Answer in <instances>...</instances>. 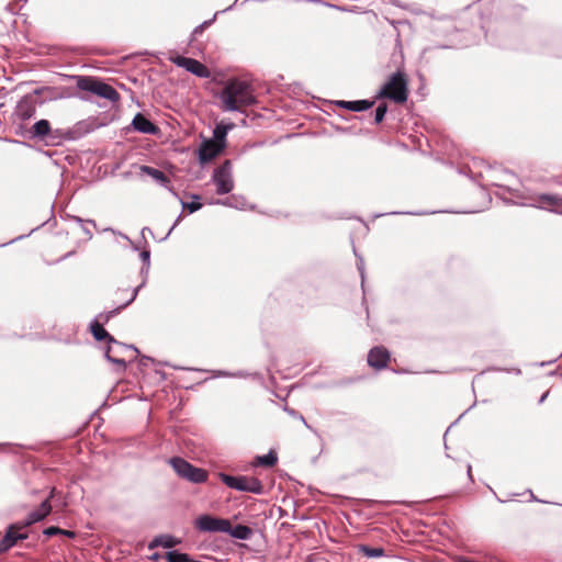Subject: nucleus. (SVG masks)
Returning <instances> with one entry per match:
<instances>
[{
  "mask_svg": "<svg viewBox=\"0 0 562 562\" xmlns=\"http://www.w3.org/2000/svg\"><path fill=\"white\" fill-rule=\"evenodd\" d=\"M234 126L235 125L233 123L227 124V125H225L223 123L217 124L213 131L212 140L226 145V135H227L228 131L232 130Z\"/></svg>",
  "mask_w": 562,
  "mask_h": 562,
  "instance_id": "22",
  "label": "nucleus"
},
{
  "mask_svg": "<svg viewBox=\"0 0 562 562\" xmlns=\"http://www.w3.org/2000/svg\"><path fill=\"white\" fill-rule=\"evenodd\" d=\"M40 93V90H35L33 93L25 94L19 100L14 109V114L19 120L27 121L34 116L37 105L36 97Z\"/></svg>",
  "mask_w": 562,
  "mask_h": 562,
  "instance_id": "9",
  "label": "nucleus"
},
{
  "mask_svg": "<svg viewBox=\"0 0 562 562\" xmlns=\"http://www.w3.org/2000/svg\"><path fill=\"white\" fill-rule=\"evenodd\" d=\"M391 355L382 346L373 347L368 353V364L376 370L387 367Z\"/></svg>",
  "mask_w": 562,
  "mask_h": 562,
  "instance_id": "13",
  "label": "nucleus"
},
{
  "mask_svg": "<svg viewBox=\"0 0 562 562\" xmlns=\"http://www.w3.org/2000/svg\"><path fill=\"white\" fill-rule=\"evenodd\" d=\"M213 20H209V21H204L203 23H201L200 25H198L193 32H192V41L196 40L199 35H201L203 33V31L209 27L211 24H212Z\"/></svg>",
  "mask_w": 562,
  "mask_h": 562,
  "instance_id": "27",
  "label": "nucleus"
},
{
  "mask_svg": "<svg viewBox=\"0 0 562 562\" xmlns=\"http://www.w3.org/2000/svg\"><path fill=\"white\" fill-rule=\"evenodd\" d=\"M30 132L32 137L44 139L52 132L50 124L47 120H40L32 126Z\"/></svg>",
  "mask_w": 562,
  "mask_h": 562,
  "instance_id": "20",
  "label": "nucleus"
},
{
  "mask_svg": "<svg viewBox=\"0 0 562 562\" xmlns=\"http://www.w3.org/2000/svg\"><path fill=\"white\" fill-rule=\"evenodd\" d=\"M194 527L202 532H225L231 529V521L211 515H201L195 519Z\"/></svg>",
  "mask_w": 562,
  "mask_h": 562,
  "instance_id": "8",
  "label": "nucleus"
},
{
  "mask_svg": "<svg viewBox=\"0 0 562 562\" xmlns=\"http://www.w3.org/2000/svg\"><path fill=\"white\" fill-rule=\"evenodd\" d=\"M183 209H188L190 213H193L202 207L200 202L184 203L182 202Z\"/></svg>",
  "mask_w": 562,
  "mask_h": 562,
  "instance_id": "28",
  "label": "nucleus"
},
{
  "mask_svg": "<svg viewBox=\"0 0 562 562\" xmlns=\"http://www.w3.org/2000/svg\"><path fill=\"white\" fill-rule=\"evenodd\" d=\"M170 464L177 474L193 483H203L207 480V472L203 469L195 468L182 458H171Z\"/></svg>",
  "mask_w": 562,
  "mask_h": 562,
  "instance_id": "6",
  "label": "nucleus"
},
{
  "mask_svg": "<svg viewBox=\"0 0 562 562\" xmlns=\"http://www.w3.org/2000/svg\"><path fill=\"white\" fill-rule=\"evenodd\" d=\"M180 539H177L169 535H161L156 538L149 543V549H154L156 547H162V548H173L180 543Z\"/></svg>",
  "mask_w": 562,
  "mask_h": 562,
  "instance_id": "19",
  "label": "nucleus"
},
{
  "mask_svg": "<svg viewBox=\"0 0 562 562\" xmlns=\"http://www.w3.org/2000/svg\"><path fill=\"white\" fill-rule=\"evenodd\" d=\"M387 111V105L385 103H381L375 109L374 123L379 124L383 121L385 113Z\"/></svg>",
  "mask_w": 562,
  "mask_h": 562,
  "instance_id": "26",
  "label": "nucleus"
},
{
  "mask_svg": "<svg viewBox=\"0 0 562 562\" xmlns=\"http://www.w3.org/2000/svg\"><path fill=\"white\" fill-rule=\"evenodd\" d=\"M132 125L135 131L144 133V134H151L155 135L158 133L159 128L156 126L153 122H150L146 116H144L140 113H137L133 121Z\"/></svg>",
  "mask_w": 562,
  "mask_h": 562,
  "instance_id": "15",
  "label": "nucleus"
},
{
  "mask_svg": "<svg viewBox=\"0 0 562 562\" xmlns=\"http://www.w3.org/2000/svg\"><path fill=\"white\" fill-rule=\"evenodd\" d=\"M168 562H195L189 554L178 551H170L166 553Z\"/></svg>",
  "mask_w": 562,
  "mask_h": 562,
  "instance_id": "24",
  "label": "nucleus"
},
{
  "mask_svg": "<svg viewBox=\"0 0 562 562\" xmlns=\"http://www.w3.org/2000/svg\"><path fill=\"white\" fill-rule=\"evenodd\" d=\"M277 461H278L277 453L272 450L266 456H260V457L256 458V464L266 467V468L274 467Z\"/></svg>",
  "mask_w": 562,
  "mask_h": 562,
  "instance_id": "23",
  "label": "nucleus"
},
{
  "mask_svg": "<svg viewBox=\"0 0 562 562\" xmlns=\"http://www.w3.org/2000/svg\"><path fill=\"white\" fill-rule=\"evenodd\" d=\"M61 535H65L69 538H74L75 537V532L74 531H70V530H65L64 529V532H61Z\"/></svg>",
  "mask_w": 562,
  "mask_h": 562,
  "instance_id": "31",
  "label": "nucleus"
},
{
  "mask_svg": "<svg viewBox=\"0 0 562 562\" xmlns=\"http://www.w3.org/2000/svg\"><path fill=\"white\" fill-rule=\"evenodd\" d=\"M225 148V144L212 139L204 140L199 148V159L201 164L213 160Z\"/></svg>",
  "mask_w": 562,
  "mask_h": 562,
  "instance_id": "12",
  "label": "nucleus"
},
{
  "mask_svg": "<svg viewBox=\"0 0 562 562\" xmlns=\"http://www.w3.org/2000/svg\"><path fill=\"white\" fill-rule=\"evenodd\" d=\"M547 395H548V392H546V393L541 396L540 402H543V400L546 398V396H547Z\"/></svg>",
  "mask_w": 562,
  "mask_h": 562,
  "instance_id": "34",
  "label": "nucleus"
},
{
  "mask_svg": "<svg viewBox=\"0 0 562 562\" xmlns=\"http://www.w3.org/2000/svg\"><path fill=\"white\" fill-rule=\"evenodd\" d=\"M55 492V488L52 490L50 492V495L48 498H46L45 501L42 502V504L40 505V507L30 513L29 515V518L25 522V526H30L34 522H37V521H41L43 520L47 515H49V513L52 512V506H50V503H49V498L53 496Z\"/></svg>",
  "mask_w": 562,
  "mask_h": 562,
  "instance_id": "16",
  "label": "nucleus"
},
{
  "mask_svg": "<svg viewBox=\"0 0 562 562\" xmlns=\"http://www.w3.org/2000/svg\"><path fill=\"white\" fill-rule=\"evenodd\" d=\"M61 532H64V529L55 526L48 527L44 530V535L46 536L61 535Z\"/></svg>",
  "mask_w": 562,
  "mask_h": 562,
  "instance_id": "29",
  "label": "nucleus"
},
{
  "mask_svg": "<svg viewBox=\"0 0 562 562\" xmlns=\"http://www.w3.org/2000/svg\"><path fill=\"white\" fill-rule=\"evenodd\" d=\"M137 295V290H133L132 294H131V297L126 301L125 304H123L122 306H120L119 308L116 310H113L106 314H100L98 316V321L91 323L90 325V329H91V333L94 337L95 340L98 341H101V340H108L109 342V346L106 348V351H105V357L109 361L113 362V363H116L119 364L120 367L122 368H125L126 366V362L123 358H119L114 355V348L112 345H115L117 346L119 348H127L125 345L119 342L117 340H115L103 327V325L101 324L100 321L102 322H108L110 319V317L114 314H116L121 308L127 306L131 302L134 301V299L136 297Z\"/></svg>",
  "mask_w": 562,
  "mask_h": 562,
  "instance_id": "2",
  "label": "nucleus"
},
{
  "mask_svg": "<svg viewBox=\"0 0 562 562\" xmlns=\"http://www.w3.org/2000/svg\"><path fill=\"white\" fill-rule=\"evenodd\" d=\"M131 349H133L135 352H138L137 348H134V347H130Z\"/></svg>",
  "mask_w": 562,
  "mask_h": 562,
  "instance_id": "35",
  "label": "nucleus"
},
{
  "mask_svg": "<svg viewBox=\"0 0 562 562\" xmlns=\"http://www.w3.org/2000/svg\"><path fill=\"white\" fill-rule=\"evenodd\" d=\"M140 257H142L144 262H148L149 261V257H150V252L148 250H143L140 252Z\"/></svg>",
  "mask_w": 562,
  "mask_h": 562,
  "instance_id": "30",
  "label": "nucleus"
},
{
  "mask_svg": "<svg viewBox=\"0 0 562 562\" xmlns=\"http://www.w3.org/2000/svg\"><path fill=\"white\" fill-rule=\"evenodd\" d=\"M139 171L144 175L151 177L159 184L167 187L170 183L169 178L161 171L149 166H140Z\"/></svg>",
  "mask_w": 562,
  "mask_h": 562,
  "instance_id": "18",
  "label": "nucleus"
},
{
  "mask_svg": "<svg viewBox=\"0 0 562 562\" xmlns=\"http://www.w3.org/2000/svg\"><path fill=\"white\" fill-rule=\"evenodd\" d=\"M380 98H386L395 103H404L408 97L407 79L403 71L391 75L379 92Z\"/></svg>",
  "mask_w": 562,
  "mask_h": 562,
  "instance_id": "3",
  "label": "nucleus"
},
{
  "mask_svg": "<svg viewBox=\"0 0 562 562\" xmlns=\"http://www.w3.org/2000/svg\"><path fill=\"white\" fill-rule=\"evenodd\" d=\"M170 60L178 67L184 68L199 78H209L211 76L209 68L194 58L176 56L171 57Z\"/></svg>",
  "mask_w": 562,
  "mask_h": 562,
  "instance_id": "10",
  "label": "nucleus"
},
{
  "mask_svg": "<svg viewBox=\"0 0 562 562\" xmlns=\"http://www.w3.org/2000/svg\"><path fill=\"white\" fill-rule=\"evenodd\" d=\"M222 110L226 112L243 111L256 102L249 83L239 79L229 80L220 94Z\"/></svg>",
  "mask_w": 562,
  "mask_h": 562,
  "instance_id": "1",
  "label": "nucleus"
},
{
  "mask_svg": "<svg viewBox=\"0 0 562 562\" xmlns=\"http://www.w3.org/2000/svg\"><path fill=\"white\" fill-rule=\"evenodd\" d=\"M77 86L80 90L89 91L111 102L120 100L119 92L112 86L95 78L81 77L79 78Z\"/></svg>",
  "mask_w": 562,
  "mask_h": 562,
  "instance_id": "4",
  "label": "nucleus"
},
{
  "mask_svg": "<svg viewBox=\"0 0 562 562\" xmlns=\"http://www.w3.org/2000/svg\"><path fill=\"white\" fill-rule=\"evenodd\" d=\"M292 417H293V418H299L301 422H304V417H303L302 415L296 416V415L294 414V412H292Z\"/></svg>",
  "mask_w": 562,
  "mask_h": 562,
  "instance_id": "32",
  "label": "nucleus"
},
{
  "mask_svg": "<svg viewBox=\"0 0 562 562\" xmlns=\"http://www.w3.org/2000/svg\"><path fill=\"white\" fill-rule=\"evenodd\" d=\"M335 104H336V106L341 108V109H346V110L353 111V112H361V111H366V110H369L370 108H372L374 102L368 101V100H357V101L340 100V101H336Z\"/></svg>",
  "mask_w": 562,
  "mask_h": 562,
  "instance_id": "17",
  "label": "nucleus"
},
{
  "mask_svg": "<svg viewBox=\"0 0 562 562\" xmlns=\"http://www.w3.org/2000/svg\"><path fill=\"white\" fill-rule=\"evenodd\" d=\"M222 204H224V205H232V204L229 203V199H226L225 201H223V202H222Z\"/></svg>",
  "mask_w": 562,
  "mask_h": 562,
  "instance_id": "33",
  "label": "nucleus"
},
{
  "mask_svg": "<svg viewBox=\"0 0 562 562\" xmlns=\"http://www.w3.org/2000/svg\"><path fill=\"white\" fill-rule=\"evenodd\" d=\"M225 533H228L236 539L247 540L251 537L252 529L245 525H237L235 527L231 525V529L225 531Z\"/></svg>",
  "mask_w": 562,
  "mask_h": 562,
  "instance_id": "21",
  "label": "nucleus"
},
{
  "mask_svg": "<svg viewBox=\"0 0 562 562\" xmlns=\"http://www.w3.org/2000/svg\"><path fill=\"white\" fill-rule=\"evenodd\" d=\"M25 527V524H23L12 525L8 528L4 537L0 540V554L8 551L11 547H13L18 542V540H23L27 538L26 533L20 532V530Z\"/></svg>",
  "mask_w": 562,
  "mask_h": 562,
  "instance_id": "11",
  "label": "nucleus"
},
{
  "mask_svg": "<svg viewBox=\"0 0 562 562\" xmlns=\"http://www.w3.org/2000/svg\"><path fill=\"white\" fill-rule=\"evenodd\" d=\"M532 200V205L552 212H559L562 206V200L555 194H539Z\"/></svg>",
  "mask_w": 562,
  "mask_h": 562,
  "instance_id": "14",
  "label": "nucleus"
},
{
  "mask_svg": "<svg viewBox=\"0 0 562 562\" xmlns=\"http://www.w3.org/2000/svg\"><path fill=\"white\" fill-rule=\"evenodd\" d=\"M212 181L216 187L217 194H227L234 189L231 160H225L214 170Z\"/></svg>",
  "mask_w": 562,
  "mask_h": 562,
  "instance_id": "7",
  "label": "nucleus"
},
{
  "mask_svg": "<svg viewBox=\"0 0 562 562\" xmlns=\"http://www.w3.org/2000/svg\"><path fill=\"white\" fill-rule=\"evenodd\" d=\"M221 481L231 488L241 491V492H250L255 494H261L263 491L262 483L251 476H233L225 473H220Z\"/></svg>",
  "mask_w": 562,
  "mask_h": 562,
  "instance_id": "5",
  "label": "nucleus"
},
{
  "mask_svg": "<svg viewBox=\"0 0 562 562\" xmlns=\"http://www.w3.org/2000/svg\"><path fill=\"white\" fill-rule=\"evenodd\" d=\"M359 552H361L367 558H379L384 555L383 548H371L364 544L359 546Z\"/></svg>",
  "mask_w": 562,
  "mask_h": 562,
  "instance_id": "25",
  "label": "nucleus"
}]
</instances>
